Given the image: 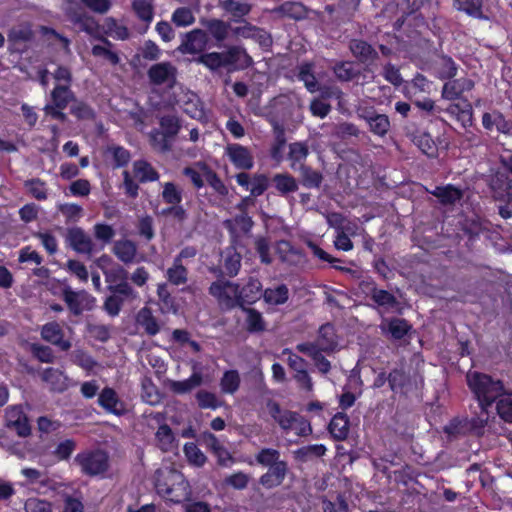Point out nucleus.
<instances>
[{"label": "nucleus", "mask_w": 512, "mask_h": 512, "mask_svg": "<svg viewBox=\"0 0 512 512\" xmlns=\"http://www.w3.org/2000/svg\"><path fill=\"white\" fill-rule=\"evenodd\" d=\"M133 170L140 183L154 182L159 179L157 170L145 160L135 161Z\"/></svg>", "instance_id": "46"}, {"label": "nucleus", "mask_w": 512, "mask_h": 512, "mask_svg": "<svg viewBox=\"0 0 512 512\" xmlns=\"http://www.w3.org/2000/svg\"><path fill=\"white\" fill-rule=\"evenodd\" d=\"M234 290L235 283L217 280L210 285L209 294L215 297L219 303L224 304L227 309H233Z\"/></svg>", "instance_id": "24"}, {"label": "nucleus", "mask_w": 512, "mask_h": 512, "mask_svg": "<svg viewBox=\"0 0 512 512\" xmlns=\"http://www.w3.org/2000/svg\"><path fill=\"white\" fill-rule=\"evenodd\" d=\"M221 8L232 16V21L236 23L244 22V17L251 11V5L236 0H223L220 3Z\"/></svg>", "instance_id": "37"}, {"label": "nucleus", "mask_w": 512, "mask_h": 512, "mask_svg": "<svg viewBox=\"0 0 512 512\" xmlns=\"http://www.w3.org/2000/svg\"><path fill=\"white\" fill-rule=\"evenodd\" d=\"M111 294L105 298L103 309L111 317H116L120 314L125 300L131 299L122 294L116 292H110Z\"/></svg>", "instance_id": "55"}, {"label": "nucleus", "mask_w": 512, "mask_h": 512, "mask_svg": "<svg viewBox=\"0 0 512 512\" xmlns=\"http://www.w3.org/2000/svg\"><path fill=\"white\" fill-rule=\"evenodd\" d=\"M81 473L89 477H103L110 467L109 455L101 449L85 450L74 458Z\"/></svg>", "instance_id": "5"}, {"label": "nucleus", "mask_w": 512, "mask_h": 512, "mask_svg": "<svg viewBox=\"0 0 512 512\" xmlns=\"http://www.w3.org/2000/svg\"><path fill=\"white\" fill-rule=\"evenodd\" d=\"M276 254L282 263L290 266L300 265L305 258L303 251L294 247L288 240H280L277 242Z\"/></svg>", "instance_id": "23"}, {"label": "nucleus", "mask_w": 512, "mask_h": 512, "mask_svg": "<svg viewBox=\"0 0 512 512\" xmlns=\"http://www.w3.org/2000/svg\"><path fill=\"white\" fill-rule=\"evenodd\" d=\"M255 462L261 467L268 468L258 482L265 489H274L283 484L289 472L288 462L281 459L279 450L270 447L261 448L255 454Z\"/></svg>", "instance_id": "2"}, {"label": "nucleus", "mask_w": 512, "mask_h": 512, "mask_svg": "<svg viewBox=\"0 0 512 512\" xmlns=\"http://www.w3.org/2000/svg\"><path fill=\"white\" fill-rule=\"evenodd\" d=\"M70 107V113L78 120H94L96 113L94 109L84 101L75 100Z\"/></svg>", "instance_id": "64"}, {"label": "nucleus", "mask_w": 512, "mask_h": 512, "mask_svg": "<svg viewBox=\"0 0 512 512\" xmlns=\"http://www.w3.org/2000/svg\"><path fill=\"white\" fill-rule=\"evenodd\" d=\"M222 54L225 67L243 70L254 64L253 58L247 53L246 49L238 45L228 47Z\"/></svg>", "instance_id": "17"}, {"label": "nucleus", "mask_w": 512, "mask_h": 512, "mask_svg": "<svg viewBox=\"0 0 512 512\" xmlns=\"http://www.w3.org/2000/svg\"><path fill=\"white\" fill-rule=\"evenodd\" d=\"M160 130L173 143L181 129V123L176 115H163L159 119Z\"/></svg>", "instance_id": "49"}, {"label": "nucleus", "mask_w": 512, "mask_h": 512, "mask_svg": "<svg viewBox=\"0 0 512 512\" xmlns=\"http://www.w3.org/2000/svg\"><path fill=\"white\" fill-rule=\"evenodd\" d=\"M183 451L189 464L195 467H202L205 465L207 457L194 442L185 443Z\"/></svg>", "instance_id": "60"}, {"label": "nucleus", "mask_w": 512, "mask_h": 512, "mask_svg": "<svg viewBox=\"0 0 512 512\" xmlns=\"http://www.w3.org/2000/svg\"><path fill=\"white\" fill-rule=\"evenodd\" d=\"M224 227L228 230L232 238L238 237L240 234H248L253 228L254 221L248 213H240L233 218L224 221Z\"/></svg>", "instance_id": "25"}, {"label": "nucleus", "mask_w": 512, "mask_h": 512, "mask_svg": "<svg viewBox=\"0 0 512 512\" xmlns=\"http://www.w3.org/2000/svg\"><path fill=\"white\" fill-rule=\"evenodd\" d=\"M430 194L436 197L443 206L455 205L464 196L463 190L453 184L436 186L432 191H430Z\"/></svg>", "instance_id": "26"}, {"label": "nucleus", "mask_w": 512, "mask_h": 512, "mask_svg": "<svg viewBox=\"0 0 512 512\" xmlns=\"http://www.w3.org/2000/svg\"><path fill=\"white\" fill-rule=\"evenodd\" d=\"M367 122L370 131L381 137L385 136L390 129V120L385 114L372 113V115L367 118Z\"/></svg>", "instance_id": "54"}, {"label": "nucleus", "mask_w": 512, "mask_h": 512, "mask_svg": "<svg viewBox=\"0 0 512 512\" xmlns=\"http://www.w3.org/2000/svg\"><path fill=\"white\" fill-rule=\"evenodd\" d=\"M71 20L75 24L79 25L82 31L94 38L99 34L100 26L92 16H89L84 12H79L71 16Z\"/></svg>", "instance_id": "50"}, {"label": "nucleus", "mask_w": 512, "mask_h": 512, "mask_svg": "<svg viewBox=\"0 0 512 512\" xmlns=\"http://www.w3.org/2000/svg\"><path fill=\"white\" fill-rule=\"evenodd\" d=\"M328 431L336 441H343L349 434V418L345 413L338 412L328 424Z\"/></svg>", "instance_id": "33"}, {"label": "nucleus", "mask_w": 512, "mask_h": 512, "mask_svg": "<svg viewBox=\"0 0 512 512\" xmlns=\"http://www.w3.org/2000/svg\"><path fill=\"white\" fill-rule=\"evenodd\" d=\"M154 487L165 501L181 504L191 496V486L182 472L174 467H161L155 471Z\"/></svg>", "instance_id": "1"}, {"label": "nucleus", "mask_w": 512, "mask_h": 512, "mask_svg": "<svg viewBox=\"0 0 512 512\" xmlns=\"http://www.w3.org/2000/svg\"><path fill=\"white\" fill-rule=\"evenodd\" d=\"M41 338L61 351H68L72 344L70 340L64 338V330L61 325L56 321H51L44 324L40 330Z\"/></svg>", "instance_id": "14"}, {"label": "nucleus", "mask_w": 512, "mask_h": 512, "mask_svg": "<svg viewBox=\"0 0 512 512\" xmlns=\"http://www.w3.org/2000/svg\"><path fill=\"white\" fill-rule=\"evenodd\" d=\"M263 299L269 305H283L289 299V289L285 284H280L275 288H266L263 291Z\"/></svg>", "instance_id": "43"}, {"label": "nucleus", "mask_w": 512, "mask_h": 512, "mask_svg": "<svg viewBox=\"0 0 512 512\" xmlns=\"http://www.w3.org/2000/svg\"><path fill=\"white\" fill-rule=\"evenodd\" d=\"M200 23L206 28L208 37L211 36L217 47H221L222 43L228 38L229 31H231V25L217 18L201 19Z\"/></svg>", "instance_id": "21"}, {"label": "nucleus", "mask_w": 512, "mask_h": 512, "mask_svg": "<svg viewBox=\"0 0 512 512\" xmlns=\"http://www.w3.org/2000/svg\"><path fill=\"white\" fill-rule=\"evenodd\" d=\"M75 98V94L69 85L56 84L51 91L52 105L60 109H65Z\"/></svg>", "instance_id": "40"}, {"label": "nucleus", "mask_w": 512, "mask_h": 512, "mask_svg": "<svg viewBox=\"0 0 512 512\" xmlns=\"http://www.w3.org/2000/svg\"><path fill=\"white\" fill-rule=\"evenodd\" d=\"M475 87V82L467 77L453 78L446 81L441 90V97L448 101L466 99L465 92H470Z\"/></svg>", "instance_id": "13"}, {"label": "nucleus", "mask_w": 512, "mask_h": 512, "mask_svg": "<svg viewBox=\"0 0 512 512\" xmlns=\"http://www.w3.org/2000/svg\"><path fill=\"white\" fill-rule=\"evenodd\" d=\"M288 148L287 160L289 161V166L293 171H297L300 166L306 165L305 162L310 154L309 147L306 142H292L289 144Z\"/></svg>", "instance_id": "30"}, {"label": "nucleus", "mask_w": 512, "mask_h": 512, "mask_svg": "<svg viewBox=\"0 0 512 512\" xmlns=\"http://www.w3.org/2000/svg\"><path fill=\"white\" fill-rule=\"evenodd\" d=\"M62 297L70 312L75 316L81 315L85 309H90L91 303L94 301V298L85 290L74 291L70 287L63 289Z\"/></svg>", "instance_id": "12"}, {"label": "nucleus", "mask_w": 512, "mask_h": 512, "mask_svg": "<svg viewBox=\"0 0 512 512\" xmlns=\"http://www.w3.org/2000/svg\"><path fill=\"white\" fill-rule=\"evenodd\" d=\"M113 253L124 264H131L137 255V245L132 240H119L114 244Z\"/></svg>", "instance_id": "35"}, {"label": "nucleus", "mask_w": 512, "mask_h": 512, "mask_svg": "<svg viewBox=\"0 0 512 512\" xmlns=\"http://www.w3.org/2000/svg\"><path fill=\"white\" fill-rule=\"evenodd\" d=\"M454 6L471 17L478 19L483 17V0H454Z\"/></svg>", "instance_id": "58"}, {"label": "nucleus", "mask_w": 512, "mask_h": 512, "mask_svg": "<svg viewBox=\"0 0 512 512\" xmlns=\"http://www.w3.org/2000/svg\"><path fill=\"white\" fill-rule=\"evenodd\" d=\"M413 142L427 157L438 156V144L429 132L417 130L413 135Z\"/></svg>", "instance_id": "34"}, {"label": "nucleus", "mask_w": 512, "mask_h": 512, "mask_svg": "<svg viewBox=\"0 0 512 512\" xmlns=\"http://www.w3.org/2000/svg\"><path fill=\"white\" fill-rule=\"evenodd\" d=\"M349 49L361 63H373L378 59V52L365 40L352 39L349 43Z\"/></svg>", "instance_id": "27"}, {"label": "nucleus", "mask_w": 512, "mask_h": 512, "mask_svg": "<svg viewBox=\"0 0 512 512\" xmlns=\"http://www.w3.org/2000/svg\"><path fill=\"white\" fill-rule=\"evenodd\" d=\"M132 10L141 21L150 24L154 18V7L150 0H133Z\"/></svg>", "instance_id": "57"}, {"label": "nucleus", "mask_w": 512, "mask_h": 512, "mask_svg": "<svg viewBox=\"0 0 512 512\" xmlns=\"http://www.w3.org/2000/svg\"><path fill=\"white\" fill-rule=\"evenodd\" d=\"M240 309L246 313L245 328L249 333H261L266 330V322L261 312L251 307Z\"/></svg>", "instance_id": "39"}, {"label": "nucleus", "mask_w": 512, "mask_h": 512, "mask_svg": "<svg viewBox=\"0 0 512 512\" xmlns=\"http://www.w3.org/2000/svg\"><path fill=\"white\" fill-rule=\"evenodd\" d=\"M271 187L274 194L287 197L289 194L295 193L299 189L297 178L288 172L276 173L271 177Z\"/></svg>", "instance_id": "20"}, {"label": "nucleus", "mask_w": 512, "mask_h": 512, "mask_svg": "<svg viewBox=\"0 0 512 512\" xmlns=\"http://www.w3.org/2000/svg\"><path fill=\"white\" fill-rule=\"evenodd\" d=\"M33 38V32L30 28H13L8 33V51L13 53H22L24 44L30 42Z\"/></svg>", "instance_id": "29"}, {"label": "nucleus", "mask_w": 512, "mask_h": 512, "mask_svg": "<svg viewBox=\"0 0 512 512\" xmlns=\"http://www.w3.org/2000/svg\"><path fill=\"white\" fill-rule=\"evenodd\" d=\"M177 68L170 61L156 63L150 66L147 76L151 85H167L173 88L177 81Z\"/></svg>", "instance_id": "9"}, {"label": "nucleus", "mask_w": 512, "mask_h": 512, "mask_svg": "<svg viewBox=\"0 0 512 512\" xmlns=\"http://www.w3.org/2000/svg\"><path fill=\"white\" fill-rule=\"evenodd\" d=\"M103 273L109 292H116L132 299L137 298L138 293L128 283L129 273L123 266L117 264L109 270H104Z\"/></svg>", "instance_id": "6"}, {"label": "nucleus", "mask_w": 512, "mask_h": 512, "mask_svg": "<svg viewBox=\"0 0 512 512\" xmlns=\"http://www.w3.org/2000/svg\"><path fill=\"white\" fill-rule=\"evenodd\" d=\"M226 154L235 168L240 170H250L254 166V158L250 150L238 143L228 144Z\"/></svg>", "instance_id": "16"}, {"label": "nucleus", "mask_w": 512, "mask_h": 512, "mask_svg": "<svg viewBox=\"0 0 512 512\" xmlns=\"http://www.w3.org/2000/svg\"><path fill=\"white\" fill-rule=\"evenodd\" d=\"M316 342L324 352L334 351L337 346V336L335 328L331 323H326L320 326Z\"/></svg>", "instance_id": "38"}, {"label": "nucleus", "mask_w": 512, "mask_h": 512, "mask_svg": "<svg viewBox=\"0 0 512 512\" xmlns=\"http://www.w3.org/2000/svg\"><path fill=\"white\" fill-rule=\"evenodd\" d=\"M241 379L239 372L235 369L227 370L220 380V388L223 393L234 394L240 387Z\"/></svg>", "instance_id": "56"}, {"label": "nucleus", "mask_w": 512, "mask_h": 512, "mask_svg": "<svg viewBox=\"0 0 512 512\" xmlns=\"http://www.w3.org/2000/svg\"><path fill=\"white\" fill-rule=\"evenodd\" d=\"M193 11L189 7H178L171 16V21L176 27H188L195 22Z\"/></svg>", "instance_id": "63"}, {"label": "nucleus", "mask_w": 512, "mask_h": 512, "mask_svg": "<svg viewBox=\"0 0 512 512\" xmlns=\"http://www.w3.org/2000/svg\"><path fill=\"white\" fill-rule=\"evenodd\" d=\"M156 447L162 452H172L178 447V441L171 427L164 423L159 425L155 433Z\"/></svg>", "instance_id": "31"}, {"label": "nucleus", "mask_w": 512, "mask_h": 512, "mask_svg": "<svg viewBox=\"0 0 512 512\" xmlns=\"http://www.w3.org/2000/svg\"><path fill=\"white\" fill-rule=\"evenodd\" d=\"M64 239L66 245L78 254L91 255L94 251L93 240L82 227H68Z\"/></svg>", "instance_id": "10"}, {"label": "nucleus", "mask_w": 512, "mask_h": 512, "mask_svg": "<svg viewBox=\"0 0 512 512\" xmlns=\"http://www.w3.org/2000/svg\"><path fill=\"white\" fill-rule=\"evenodd\" d=\"M188 274L189 271L183 263L173 259L172 265L165 272V278L171 285L180 286L187 283Z\"/></svg>", "instance_id": "41"}, {"label": "nucleus", "mask_w": 512, "mask_h": 512, "mask_svg": "<svg viewBox=\"0 0 512 512\" xmlns=\"http://www.w3.org/2000/svg\"><path fill=\"white\" fill-rule=\"evenodd\" d=\"M157 296L160 302V309L163 313H177L178 304L168 289L167 283L157 285Z\"/></svg>", "instance_id": "42"}, {"label": "nucleus", "mask_w": 512, "mask_h": 512, "mask_svg": "<svg viewBox=\"0 0 512 512\" xmlns=\"http://www.w3.org/2000/svg\"><path fill=\"white\" fill-rule=\"evenodd\" d=\"M21 474L26 478L27 484L38 485L40 488L50 487V479L46 473L35 468H23Z\"/></svg>", "instance_id": "59"}, {"label": "nucleus", "mask_w": 512, "mask_h": 512, "mask_svg": "<svg viewBox=\"0 0 512 512\" xmlns=\"http://www.w3.org/2000/svg\"><path fill=\"white\" fill-rule=\"evenodd\" d=\"M299 172L298 183L306 189L319 190L324 181V175L320 170L314 169L310 165H302L297 169Z\"/></svg>", "instance_id": "28"}, {"label": "nucleus", "mask_w": 512, "mask_h": 512, "mask_svg": "<svg viewBox=\"0 0 512 512\" xmlns=\"http://www.w3.org/2000/svg\"><path fill=\"white\" fill-rule=\"evenodd\" d=\"M149 141L151 146L161 152L171 151L173 143L166 137L160 129L154 128L149 133Z\"/></svg>", "instance_id": "61"}, {"label": "nucleus", "mask_w": 512, "mask_h": 512, "mask_svg": "<svg viewBox=\"0 0 512 512\" xmlns=\"http://www.w3.org/2000/svg\"><path fill=\"white\" fill-rule=\"evenodd\" d=\"M208 42L207 32L203 29L195 28L181 35V43L177 51L184 55H201L207 48Z\"/></svg>", "instance_id": "8"}, {"label": "nucleus", "mask_w": 512, "mask_h": 512, "mask_svg": "<svg viewBox=\"0 0 512 512\" xmlns=\"http://www.w3.org/2000/svg\"><path fill=\"white\" fill-rule=\"evenodd\" d=\"M496 413L503 422L512 425V390L507 389L496 401Z\"/></svg>", "instance_id": "52"}, {"label": "nucleus", "mask_w": 512, "mask_h": 512, "mask_svg": "<svg viewBox=\"0 0 512 512\" xmlns=\"http://www.w3.org/2000/svg\"><path fill=\"white\" fill-rule=\"evenodd\" d=\"M451 102L444 111L459 122L463 128L471 127L473 125V107L469 99H459L458 102Z\"/></svg>", "instance_id": "15"}, {"label": "nucleus", "mask_w": 512, "mask_h": 512, "mask_svg": "<svg viewBox=\"0 0 512 512\" xmlns=\"http://www.w3.org/2000/svg\"><path fill=\"white\" fill-rule=\"evenodd\" d=\"M5 426L14 430L19 437H27L31 434V425L28 416L21 405L9 406L5 410Z\"/></svg>", "instance_id": "11"}, {"label": "nucleus", "mask_w": 512, "mask_h": 512, "mask_svg": "<svg viewBox=\"0 0 512 512\" xmlns=\"http://www.w3.org/2000/svg\"><path fill=\"white\" fill-rule=\"evenodd\" d=\"M138 324L144 328L146 334L155 336L160 331V326L156 317L148 307H143L137 314Z\"/></svg>", "instance_id": "45"}, {"label": "nucleus", "mask_w": 512, "mask_h": 512, "mask_svg": "<svg viewBox=\"0 0 512 512\" xmlns=\"http://www.w3.org/2000/svg\"><path fill=\"white\" fill-rule=\"evenodd\" d=\"M380 327L384 334L395 341L404 339L413 328L408 320L398 317L384 319Z\"/></svg>", "instance_id": "18"}, {"label": "nucleus", "mask_w": 512, "mask_h": 512, "mask_svg": "<svg viewBox=\"0 0 512 512\" xmlns=\"http://www.w3.org/2000/svg\"><path fill=\"white\" fill-rule=\"evenodd\" d=\"M388 385L393 393L407 394L421 389L424 377L417 369L407 368L401 363L388 373Z\"/></svg>", "instance_id": "4"}, {"label": "nucleus", "mask_w": 512, "mask_h": 512, "mask_svg": "<svg viewBox=\"0 0 512 512\" xmlns=\"http://www.w3.org/2000/svg\"><path fill=\"white\" fill-rule=\"evenodd\" d=\"M262 288L261 281L256 277H249L242 287L235 283L233 296L234 308H244L256 303L263 297L264 290Z\"/></svg>", "instance_id": "7"}, {"label": "nucleus", "mask_w": 512, "mask_h": 512, "mask_svg": "<svg viewBox=\"0 0 512 512\" xmlns=\"http://www.w3.org/2000/svg\"><path fill=\"white\" fill-rule=\"evenodd\" d=\"M162 200L168 206L181 204L183 200V189L174 182H165L162 184Z\"/></svg>", "instance_id": "51"}, {"label": "nucleus", "mask_w": 512, "mask_h": 512, "mask_svg": "<svg viewBox=\"0 0 512 512\" xmlns=\"http://www.w3.org/2000/svg\"><path fill=\"white\" fill-rule=\"evenodd\" d=\"M98 404L109 414L121 416L125 413L123 402L111 387H104L98 395Z\"/></svg>", "instance_id": "22"}, {"label": "nucleus", "mask_w": 512, "mask_h": 512, "mask_svg": "<svg viewBox=\"0 0 512 512\" xmlns=\"http://www.w3.org/2000/svg\"><path fill=\"white\" fill-rule=\"evenodd\" d=\"M203 382V377L200 372H193L191 376L185 380L172 381L170 389L175 394H186L191 392L193 389L199 387Z\"/></svg>", "instance_id": "44"}, {"label": "nucleus", "mask_w": 512, "mask_h": 512, "mask_svg": "<svg viewBox=\"0 0 512 512\" xmlns=\"http://www.w3.org/2000/svg\"><path fill=\"white\" fill-rule=\"evenodd\" d=\"M370 299L380 307L386 309H395L399 306V301L391 292L378 288L374 283L369 292Z\"/></svg>", "instance_id": "36"}, {"label": "nucleus", "mask_w": 512, "mask_h": 512, "mask_svg": "<svg viewBox=\"0 0 512 512\" xmlns=\"http://www.w3.org/2000/svg\"><path fill=\"white\" fill-rule=\"evenodd\" d=\"M266 407L270 416L278 423L282 430L289 431L292 429L298 416L297 412L282 410L280 404L273 399L267 400Z\"/></svg>", "instance_id": "19"}, {"label": "nucleus", "mask_w": 512, "mask_h": 512, "mask_svg": "<svg viewBox=\"0 0 512 512\" xmlns=\"http://www.w3.org/2000/svg\"><path fill=\"white\" fill-rule=\"evenodd\" d=\"M204 179L207 184L219 195L225 197L228 195L229 190L219 175L208 165H201Z\"/></svg>", "instance_id": "48"}, {"label": "nucleus", "mask_w": 512, "mask_h": 512, "mask_svg": "<svg viewBox=\"0 0 512 512\" xmlns=\"http://www.w3.org/2000/svg\"><path fill=\"white\" fill-rule=\"evenodd\" d=\"M106 153L112 158L113 168L126 167L131 160V153L128 149L120 145H110L107 147Z\"/></svg>", "instance_id": "53"}, {"label": "nucleus", "mask_w": 512, "mask_h": 512, "mask_svg": "<svg viewBox=\"0 0 512 512\" xmlns=\"http://www.w3.org/2000/svg\"><path fill=\"white\" fill-rule=\"evenodd\" d=\"M242 256L235 246H229L225 250L224 270L229 277L236 276L241 268Z\"/></svg>", "instance_id": "47"}, {"label": "nucleus", "mask_w": 512, "mask_h": 512, "mask_svg": "<svg viewBox=\"0 0 512 512\" xmlns=\"http://www.w3.org/2000/svg\"><path fill=\"white\" fill-rule=\"evenodd\" d=\"M333 71L337 79L343 82L351 81L359 75V71L354 67V64L348 61L337 63Z\"/></svg>", "instance_id": "62"}, {"label": "nucleus", "mask_w": 512, "mask_h": 512, "mask_svg": "<svg viewBox=\"0 0 512 512\" xmlns=\"http://www.w3.org/2000/svg\"><path fill=\"white\" fill-rule=\"evenodd\" d=\"M467 385L483 412H487V409L493 403L496 404V401L507 391L502 380L477 371L467 375Z\"/></svg>", "instance_id": "3"}, {"label": "nucleus", "mask_w": 512, "mask_h": 512, "mask_svg": "<svg viewBox=\"0 0 512 512\" xmlns=\"http://www.w3.org/2000/svg\"><path fill=\"white\" fill-rule=\"evenodd\" d=\"M315 64L311 61H304L297 66V78L304 83L305 88L310 93L320 90V84L315 76Z\"/></svg>", "instance_id": "32"}]
</instances>
